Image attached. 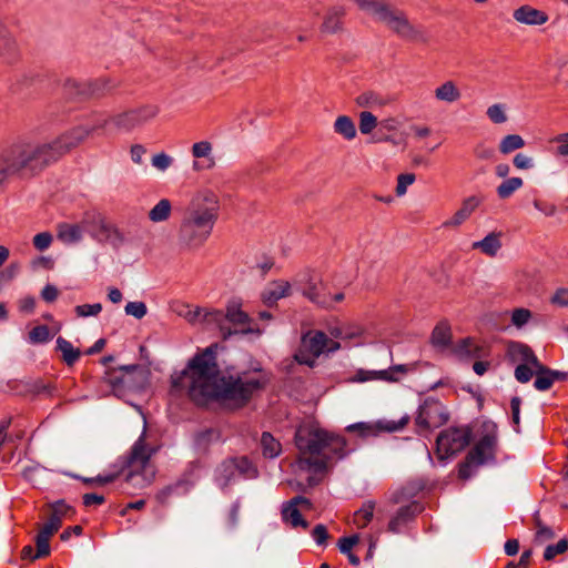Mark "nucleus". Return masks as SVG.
<instances>
[{
    "label": "nucleus",
    "instance_id": "obj_1",
    "mask_svg": "<svg viewBox=\"0 0 568 568\" xmlns=\"http://www.w3.org/2000/svg\"><path fill=\"white\" fill-rule=\"evenodd\" d=\"M171 381L174 390L186 392L199 405L217 398L243 406L255 393L265 388L270 376L261 366H256L252 371L240 373L236 377H226L219 369L214 352L206 348L190 359L187 366L174 374Z\"/></svg>",
    "mask_w": 568,
    "mask_h": 568
},
{
    "label": "nucleus",
    "instance_id": "obj_2",
    "mask_svg": "<svg viewBox=\"0 0 568 568\" xmlns=\"http://www.w3.org/2000/svg\"><path fill=\"white\" fill-rule=\"evenodd\" d=\"M295 445L300 453L295 464L297 469L314 474L324 471L332 459L346 455V442L342 436L315 425L300 426L295 433Z\"/></svg>",
    "mask_w": 568,
    "mask_h": 568
},
{
    "label": "nucleus",
    "instance_id": "obj_3",
    "mask_svg": "<svg viewBox=\"0 0 568 568\" xmlns=\"http://www.w3.org/2000/svg\"><path fill=\"white\" fill-rule=\"evenodd\" d=\"M219 216L216 196L210 191H200L193 195L183 210L176 231L180 248L189 252L200 250L212 234Z\"/></svg>",
    "mask_w": 568,
    "mask_h": 568
},
{
    "label": "nucleus",
    "instance_id": "obj_4",
    "mask_svg": "<svg viewBox=\"0 0 568 568\" xmlns=\"http://www.w3.org/2000/svg\"><path fill=\"white\" fill-rule=\"evenodd\" d=\"M154 453L155 450L146 445L143 433L133 444L121 467V470L126 471L125 480L134 488L142 489L153 483L156 470L151 457Z\"/></svg>",
    "mask_w": 568,
    "mask_h": 568
},
{
    "label": "nucleus",
    "instance_id": "obj_5",
    "mask_svg": "<svg viewBox=\"0 0 568 568\" xmlns=\"http://www.w3.org/2000/svg\"><path fill=\"white\" fill-rule=\"evenodd\" d=\"M206 316L214 322L223 339H229L234 335L262 334L260 328L252 326V318L242 310L241 303L235 300L227 303L225 313L215 310L206 313Z\"/></svg>",
    "mask_w": 568,
    "mask_h": 568
},
{
    "label": "nucleus",
    "instance_id": "obj_6",
    "mask_svg": "<svg viewBox=\"0 0 568 568\" xmlns=\"http://www.w3.org/2000/svg\"><path fill=\"white\" fill-rule=\"evenodd\" d=\"M497 446V426L491 422L483 424V434L475 446L469 450L465 462L459 466L458 475L462 479L473 476L476 468L495 459Z\"/></svg>",
    "mask_w": 568,
    "mask_h": 568
},
{
    "label": "nucleus",
    "instance_id": "obj_7",
    "mask_svg": "<svg viewBox=\"0 0 568 568\" xmlns=\"http://www.w3.org/2000/svg\"><path fill=\"white\" fill-rule=\"evenodd\" d=\"M34 160L36 144L32 141L17 140L0 153V162L10 176H31Z\"/></svg>",
    "mask_w": 568,
    "mask_h": 568
},
{
    "label": "nucleus",
    "instance_id": "obj_8",
    "mask_svg": "<svg viewBox=\"0 0 568 568\" xmlns=\"http://www.w3.org/2000/svg\"><path fill=\"white\" fill-rule=\"evenodd\" d=\"M339 348V342L329 338L324 332L308 331L302 335L294 359L298 364L314 367L321 355H328Z\"/></svg>",
    "mask_w": 568,
    "mask_h": 568
},
{
    "label": "nucleus",
    "instance_id": "obj_9",
    "mask_svg": "<svg viewBox=\"0 0 568 568\" xmlns=\"http://www.w3.org/2000/svg\"><path fill=\"white\" fill-rule=\"evenodd\" d=\"M99 130L105 131V121H103L101 115L92 116L89 122L71 128L69 131L53 140V144L48 145L44 149V151L53 150L51 158L48 161L59 160L63 154L83 143L89 136Z\"/></svg>",
    "mask_w": 568,
    "mask_h": 568
},
{
    "label": "nucleus",
    "instance_id": "obj_10",
    "mask_svg": "<svg viewBox=\"0 0 568 568\" xmlns=\"http://www.w3.org/2000/svg\"><path fill=\"white\" fill-rule=\"evenodd\" d=\"M158 114L159 106L145 104L118 114L102 116V119L105 121V131L131 132L150 122Z\"/></svg>",
    "mask_w": 568,
    "mask_h": 568
},
{
    "label": "nucleus",
    "instance_id": "obj_11",
    "mask_svg": "<svg viewBox=\"0 0 568 568\" xmlns=\"http://www.w3.org/2000/svg\"><path fill=\"white\" fill-rule=\"evenodd\" d=\"M469 427H449L443 430L436 439V452L439 459L448 458L462 452L470 442Z\"/></svg>",
    "mask_w": 568,
    "mask_h": 568
},
{
    "label": "nucleus",
    "instance_id": "obj_12",
    "mask_svg": "<svg viewBox=\"0 0 568 568\" xmlns=\"http://www.w3.org/2000/svg\"><path fill=\"white\" fill-rule=\"evenodd\" d=\"M379 22L384 23L389 30L405 40L426 41L424 32L413 26L403 11L392 6H388Z\"/></svg>",
    "mask_w": 568,
    "mask_h": 568
},
{
    "label": "nucleus",
    "instance_id": "obj_13",
    "mask_svg": "<svg viewBox=\"0 0 568 568\" xmlns=\"http://www.w3.org/2000/svg\"><path fill=\"white\" fill-rule=\"evenodd\" d=\"M448 414L445 406L435 398H427L419 406L415 424L419 432H428L446 424Z\"/></svg>",
    "mask_w": 568,
    "mask_h": 568
},
{
    "label": "nucleus",
    "instance_id": "obj_14",
    "mask_svg": "<svg viewBox=\"0 0 568 568\" xmlns=\"http://www.w3.org/2000/svg\"><path fill=\"white\" fill-rule=\"evenodd\" d=\"M217 480L222 485H227L230 481L237 477L255 478L257 476V469L252 462L245 457H231L221 463L216 469Z\"/></svg>",
    "mask_w": 568,
    "mask_h": 568
},
{
    "label": "nucleus",
    "instance_id": "obj_15",
    "mask_svg": "<svg viewBox=\"0 0 568 568\" xmlns=\"http://www.w3.org/2000/svg\"><path fill=\"white\" fill-rule=\"evenodd\" d=\"M409 420L407 415L398 420L379 419L376 422H359L351 424L346 427L349 433H357L361 437H375L382 433H394L403 429Z\"/></svg>",
    "mask_w": 568,
    "mask_h": 568
},
{
    "label": "nucleus",
    "instance_id": "obj_16",
    "mask_svg": "<svg viewBox=\"0 0 568 568\" xmlns=\"http://www.w3.org/2000/svg\"><path fill=\"white\" fill-rule=\"evenodd\" d=\"M298 506H303L306 509H310L312 504L307 498L303 496H296L283 505L282 518L285 523L290 524L294 528L303 527L306 529L308 527V523L303 519Z\"/></svg>",
    "mask_w": 568,
    "mask_h": 568
},
{
    "label": "nucleus",
    "instance_id": "obj_17",
    "mask_svg": "<svg viewBox=\"0 0 568 568\" xmlns=\"http://www.w3.org/2000/svg\"><path fill=\"white\" fill-rule=\"evenodd\" d=\"M136 369L138 365H128L106 373L105 379L115 396L122 397L125 395V388L132 384L131 374Z\"/></svg>",
    "mask_w": 568,
    "mask_h": 568
},
{
    "label": "nucleus",
    "instance_id": "obj_18",
    "mask_svg": "<svg viewBox=\"0 0 568 568\" xmlns=\"http://www.w3.org/2000/svg\"><path fill=\"white\" fill-rule=\"evenodd\" d=\"M408 372V366L406 365H395L387 369L379 371H358L356 373L355 381L357 382H368V381H385V382H398L403 375Z\"/></svg>",
    "mask_w": 568,
    "mask_h": 568
},
{
    "label": "nucleus",
    "instance_id": "obj_19",
    "mask_svg": "<svg viewBox=\"0 0 568 568\" xmlns=\"http://www.w3.org/2000/svg\"><path fill=\"white\" fill-rule=\"evenodd\" d=\"M192 156L195 161L192 169L196 172L214 168L213 145L210 141L202 140L195 142L191 148Z\"/></svg>",
    "mask_w": 568,
    "mask_h": 568
},
{
    "label": "nucleus",
    "instance_id": "obj_20",
    "mask_svg": "<svg viewBox=\"0 0 568 568\" xmlns=\"http://www.w3.org/2000/svg\"><path fill=\"white\" fill-rule=\"evenodd\" d=\"M20 58L19 47L8 31L7 27L0 21V60L3 63L12 64Z\"/></svg>",
    "mask_w": 568,
    "mask_h": 568
},
{
    "label": "nucleus",
    "instance_id": "obj_21",
    "mask_svg": "<svg viewBox=\"0 0 568 568\" xmlns=\"http://www.w3.org/2000/svg\"><path fill=\"white\" fill-rule=\"evenodd\" d=\"M422 511V507L418 503H412L409 505L400 507L396 514L390 518L388 523V531L393 534L400 532L406 525L412 521L415 516Z\"/></svg>",
    "mask_w": 568,
    "mask_h": 568
},
{
    "label": "nucleus",
    "instance_id": "obj_22",
    "mask_svg": "<svg viewBox=\"0 0 568 568\" xmlns=\"http://www.w3.org/2000/svg\"><path fill=\"white\" fill-rule=\"evenodd\" d=\"M507 356L513 363H529L532 367L538 365L539 362L532 349L528 345L520 342H510L508 344Z\"/></svg>",
    "mask_w": 568,
    "mask_h": 568
},
{
    "label": "nucleus",
    "instance_id": "obj_23",
    "mask_svg": "<svg viewBox=\"0 0 568 568\" xmlns=\"http://www.w3.org/2000/svg\"><path fill=\"white\" fill-rule=\"evenodd\" d=\"M479 199L476 196L467 197L463 201L460 209L457 210L450 219L443 223V226L447 229H456L460 226L470 217V215L479 205Z\"/></svg>",
    "mask_w": 568,
    "mask_h": 568
},
{
    "label": "nucleus",
    "instance_id": "obj_24",
    "mask_svg": "<svg viewBox=\"0 0 568 568\" xmlns=\"http://www.w3.org/2000/svg\"><path fill=\"white\" fill-rule=\"evenodd\" d=\"M514 19L527 26H541L548 21V14L528 4L521 6L513 12Z\"/></svg>",
    "mask_w": 568,
    "mask_h": 568
},
{
    "label": "nucleus",
    "instance_id": "obj_25",
    "mask_svg": "<svg viewBox=\"0 0 568 568\" xmlns=\"http://www.w3.org/2000/svg\"><path fill=\"white\" fill-rule=\"evenodd\" d=\"M291 293V285L287 281L277 280L270 282L262 292L263 302L272 306L278 300L288 296Z\"/></svg>",
    "mask_w": 568,
    "mask_h": 568
},
{
    "label": "nucleus",
    "instance_id": "obj_26",
    "mask_svg": "<svg viewBox=\"0 0 568 568\" xmlns=\"http://www.w3.org/2000/svg\"><path fill=\"white\" fill-rule=\"evenodd\" d=\"M534 368L536 375L534 386L536 389L541 392L548 390L552 386L555 381L565 377V373L547 368L540 362H538V365H535Z\"/></svg>",
    "mask_w": 568,
    "mask_h": 568
},
{
    "label": "nucleus",
    "instance_id": "obj_27",
    "mask_svg": "<svg viewBox=\"0 0 568 568\" xmlns=\"http://www.w3.org/2000/svg\"><path fill=\"white\" fill-rule=\"evenodd\" d=\"M434 97L438 102L454 104L462 99V91L453 80H446L434 90Z\"/></svg>",
    "mask_w": 568,
    "mask_h": 568
},
{
    "label": "nucleus",
    "instance_id": "obj_28",
    "mask_svg": "<svg viewBox=\"0 0 568 568\" xmlns=\"http://www.w3.org/2000/svg\"><path fill=\"white\" fill-rule=\"evenodd\" d=\"M500 237V232H490L483 240L473 242L471 248L479 250L483 254L494 257L501 248Z\"/></svg>",
    "mask_w": 568,
    "mask_h": 568
},
{
    "label": "nucleus",
    "instance_id": "obj_29",
    "mask_svg": "<svg viewBox=\"0 0 568 568\" xmlns=\"http://www.w3.org/2000/svg\"><path fill=\"white\" fill-rule=\"evenodd\" d=\"M346 11L343 7L336 6L329 8L324 17L321 30L324 33H335L342 29V19Z\"/></svg>",
    "mask_w": 568,
    "mask_h": 568
},
{
    "label": "nucleus",
    "instance_id": "obj_30",
    "mask_svg": "<svg viewBox=\"0 0 568 568\" xmlns=\"http://www.w3.org/2000/svg\"><path fill=\"white\" fill-rule=\"evenodd\" d=\"M83 229L79 224L60 223L57 226V237L64 244H74L82 240Z\"/></svg>",
    "mask_w": 568,
    "mask_h": 568
},
{
    "label": "nucleus",
    "instance_id": "obj_31",
    "mask_svg": "<svg viewBox=\"0 0 568 568\" xmlns=\"http://www.w3.org/2000/svg\"><path fill=\"white\" fill-rule=\"evenodd\" d=\"M172 214V203L169 199H161L148 213V219L152 223H163L169 221Z\"/></svg>",
    "mask_w": 568,
    "mask_h": 568
},
{
    "label": "nucleus",
    "instance_id": "obj_32",
    "mask_svg": "<svg viewBox=\"0 0 568 568\" xmlns=\"http://www.w3.org/2000/svg\"><path fill=\"white\" fill-rule=\"evenodd\" d=\"M453 353L460 359L477 358L480 356V347L471 338H464L457 343Z\"/></svg>",
    "mask_w": 568,
    "mask_h": 568
},
{
    "label": "nucleus",
    "instance_id": "obj_33",
    "mask_svg": "<svg viewBox=\"0 0 568 568\" xmlns=\"http://www.w3.org/2000/svg\"><path fill=\"white\" fill-rule=\"evenodd\" d=\"M55 344V349L61 353L62 361L68 366H72L80 358V349L73 347V345L65 338L59 336Z\"/></svg>",
    "mask_w": 568,
    "mask_h": 568
},
{
    "label": "nucleus",
    "instance_id": "obj_34",
    "mask_svg": "<svg viewBox=\"0 0 568 568\" xmlns=\"http://www.w3.org/2000/svg\"><path fill=\"white\" fill-rule=\"evenodd\" d=\"M355 103L359 108L381 109L385 106L388 101L376 92L366 91L356 97Z\"/></svg>",
    "mask_w": 568,
    "mask_h": 568
},
{
    "label": "nucleus",
    "instance_id": "obj_35",
    "mask_svg": "<svg viewBox=\"0 0 568 568\" xmlns=\"http://www.w3.org/2000/svg\"><path fill=\"white\" fill-rule=\"evenodd\" d=\"M334 131L346 140H353L357 134L355 123L348 115H339L336 118Z\"/></svg>",
    "mask_w": 568,
    "mask_h": 568
},
{
    "label": "nucleus",
    "instance_id": "obj_36",
    "mask_svg": "<svg viewBox=\"0 0 568 568\" xmlns=\"http://www.w3.org/2000/svg\"><path fill=\"white\" fill-rule=\"evenodd\" d=\"M375 503L365 501L362 507L354 513L353 523L357 528H365L374 517Z\"/></svg>",
    "mask_w": 568,
    "mask_h": 568
},
{
    "label": "nucleus",
    "instance_id": "obj_37",
    "mask_svg": "<svg viewBox=\"0 0 568 568\" xmlns=\"http://www.w3.org/2000/svg\"><path fill=\"white\" fill-rule=\"evenodd\" d=\"M452 331L447 322L438 323L432 333V343L436 347H445L450 343Z\"/></svg>",
    "mask_w": 568,
    "mask_h": 568
},
{
    "label": "nucleus",
    "instance_id": "obj_38",
    "mask_svg": "<svg viewBox=\"0 0 568 568\" xmlns=\"http://www.w3.org/2000/svg\"><path fill=\"white\" fill-rule=\"evenodd\" d=\"M261 447L264 457L266 458H275L282 452V446L277 439H275L272 434L263 433L261 437Z\"/></svg>",
    "mask_w": 568,
    "mask_h": 568
},
{
    "label": "nucleus",
    "instance_id": "obj_39",
    "mask_svg": "<svg viewBox=\"0 0 568 568\" xmlns=\"http://www.w3.org/2000/svg\"><path fill=\"white\" fill-rule=\"evenodd\" d=\"M214 308H202L199 306L190 307L186 306L185 312L181 313V315L190 323L204 322L210 325H214V322H211L206 316V313L214 312Z\"/></svg>",
    "mask_w": 568,
    "mask_h": 568
},
{
    "label": "nucleus",
    "instance_id": "obj_40",
    "mask_svg": "<svg viewBox=\"0 0 568 568\" xmlns=\"http://www.w3.org/2000/svg\"><path fill=\"white\" fill-rule=\"evenodd\" d=\"M486 115L494 124H503L508 121L507 106L504 103H494L486 110Z\"/></svg>",
    "mask_w": 568,
    "mask_h": 568
},
{
    "label": "nucleus",
    "instance_id": "obj_41",
    "mask_svg": "<svg viewBox=\"0 0 568 568\" xmlns=\"http://www.w3.org/2000/svg\"><path fill=\"white\" fill-rule=\"evenodd\" d=\"M523 183L521 178H509L498 185L497 195L500 199H508L523 186Z\"/></svg>",
    "mask_w": 568,
    "mask_h": 568
},
{
    "label": "nucleus",
    "instance_id": "obj_42",
    "mask_svg": "<svg viewBox=\"0 0 568 568\" xmlns=\"http://www.w3.org/2000/svg\"><path fill=\"white\" fill-rule=\"evenodd\" d=\"M525 146V141L519 134H508L504 136L499 143V151L503 154H508L515 150Z\"/></svg>",
    "mask_w": 568,
    "mask_h": 568
},
{
    "label": "nucleus",
    "instance_id": "obj_43",
    "mask_svg": "<svg viewBox=\"0 0 568 568\" xmlns=\"http://www.w3.org/2000/svg\"><path fill=\"white\" fill-rule=\"evenodd\" d=\"M536 532L534 542L537 545H542L549 540H552L556 537L554 529L547 525H545L540 519L535 520Z\"/></svg>",
    "mask_w": 568,
    "mask_h": 568
},
{
    "label": "nucleus",
    "instance_id": "obj_44",
    "mask_svg": "<svg viewBox=\"0 0 568 568\" xmlns=\"http://www.w3.org/2000/svg\"><path fill=\"white\" fill-rule=\"evenodd\" d=\"M532 318V312L525 307L514 308L510 313V323L520 329L527 325Z\"/></svg>",
    "mask_w": 568,
    "mask_h": 568
},
{
    "label": "nucleus",
    "instance_id": "obj_45",
    "mask_svg": "<svg viewBox=\"0 0 568 568\" xmlns=\"http://www.w3.org/2000/svg\"><path fill=\"white\" fill-rule=\"evenodd\" d=\"M377 126V118L368 111L359 113V131L362 134H369Z\"/></svg>",
    "mask_w": 568,
    "mask_h": 568
},
{
    "label": "nucleus",
    "instance_id": "obj_46",
    "mask_svg": "<svg viewBox=\"0 0 568 568\" xmlns=\"http://www.w3.org/2000/svg\"><path fill=\"white\" fill-rule=\"evenodd\" d=\"M119 474L120 473H108V474H100L97 477H80V476H74V477L81 479L84 484H88V485L103 486V485L114 481L118 478Z\"/></svg>",
    "mask_w": 568,
    "mask_h": 568
},
{
    "label": "nucleus",
    "instance_id": "obj_47",
    "mask_svg": "<svg viewBox=\"0 0 568 568\" xmlns=\"http://www.w3.org/2000/svg\"><path fill=\"white\" fill-rule=\"evenodd\" d=\"M568 549V540L567 539H560L558 542L554 545H548L544 551V559L545 560H552L556 556L562 555Z\"/></svg>",
    "mask_w": 568,
    "mask_h": 568
},
{
    "label": "nucleus",
    "instance_id": "obj_48",
    "mask_svg": "<svg viewBox=\"0 0 568 568\" xmlns=\"http://www.w3.org/2000/svg\"><path fill=\"white\" fill-rule=\"evenodd\" d=\"M173 158L164 152L156 153L152 156V165L160 172H165L172 164Z\"/></svg>",
    "mask_w": 568,
    "mask_h": 568
},
{
    "label": "nucleus",
    "instance_id": "obj_49",
    "mask_svg": "<svg viewBox=\"0 0 568 568\" xmlns=\"http://www.w3.org/2000/svg\"><path fill=\"white\" fill-rule=\"evenodd\" d=\"M102 305L100 303L82 304L74 307L78 317L97 316L101 313Z\"/></svg>",
    "mask_w": 568,
    "mask_h": 568
},
{
    "label": "nucleus",
    "instance_id": "obj_50",
    "mask_svg": "<svg viewBox=\"0 0 568 568\" xmlns=\"http://www.w3.org/2000/svg\"><path fill=\"white\" fill-rule=\"evenodd\" d=\"M535 375V368L529 364H518L515 368V378L519 383H528Z\"/></svg>",
    "mask_w": 568,
    "mask_h": 568
},
{
    "label": "nucleus",
    "instance_id": "obj_51",
    "mask_svg": "<svg viewBox=\"0 0 568 568\" xmlns=\"http://www.w3.org/2000/svg\"><path fill=\"white\" fill-rule=\"evenodd\" d=\"M70 506L67 505L63 500L55 501L49 506L48 514L53 518H58L59 521L62 523L63 518L70 511Z\"/></svg>",
    "mask_w": 568,
    "mask_h": 568
},
{
    "label": "nucleus",
    "instance_id": "obj_52",
    "mask_svg": "<svg viewBox=\"0 0 568 568\" xmlns=\"http://www.w3.org/2000/svg\"><path fill=\"white\" fill-rule=\"evenodd\" d=\"M17 307L20 315H31L36 310V298L32 295H27L18 300Z\"/></svg>",
    "mask_w": 568,
    "mask_h": 568
},
{
    "label": "nucleus",
    "instance_id": "obj_53",
    "mask_svg": "<svg viewBox=\"0 0 568 568\" xmlns=\"http://www.w3.org/2000/svg\"><path fill=\"white\" fill-rule=\"evenodd\" d=\"M125 314L141 320L146 315L148 308L143 302H129L124 307Z\"/></svg>",
    "mask_w": 568,
    "mask_h": 568
},
{
    "label": "nucleus",
    "instance_id": "obj_54",
    "mask_svg": "<svg viewBox=\"0 0 568 568\" xmlns=\"http://www.w3.org/2000/svg\"><path fill=\"white\" fill-rule=\"evenodd\" d=\"M51 144H53V141L49 142V143H43L42 145L38 146V168L39 166H41V168L48 166L51 163H54L58 161V160L48 161L51 158L53 150L44 151V149Z\"/></svg>",
    "mask_w": 568,
    "mask_h": 568
},
{
    "label": "nucleus",
    "instance_id": "obj_55",
    "mask_svg": "<svg viewBox=\"0 0 568 568\" xmlns=\"http://www.w3.org/2000/svg\"><path fill=\"white\" fill-rule=\"evenodd\" d=\"M414 181L415 175L412 173L399 174L397 178L396 194L398 196H403L406 193L407 187L412 185Z\"/></svg>",
    "mask_w": 568,
    "mask_h": 568
},
{
    "label": "nucleus",
    "instance_id": "obj_56",
    "mask_svg": "<svg viewBox=\"0 0 568 568\" xmlns=\"http://www.w3.org/2000/svg\"><path fill=\"white\" fill-rule=\"evenodd\" d=\"M47 515H48V519L38 532L43 534L44 536L51 537L53 534H55L60 529L62 523L59 521L58 518H53L49 514H47Z\"/></svg>",
    "mask_w": 568,
    "mask_h": 568
},
{
    "label": "nucleus",
    "instance_id": "obj_57",
    "mask_svg": "<svg viewBox=\"0 0 568 568\" xmlns=\"http://www.w3.org/2000/svg\"><path fill=\"white\" fill-rule=\"evenodd\" d=\"M60 331L58 325L51 327L38 325V343H47Z\"/></svg>",
    "mask_w": 568,
    "mask_h": 568
},
{
    "label": "nucleus",
    "instance_id": "obj_58",
    "mask_svg": "<svg viewBox=\"0 0 568 568\" xmlns=\"http://www.w3.org/2000/svg\"><path fill=\"white\" fill-rule=\"evenodd\" d=\"M550 303L559 307H568V288H557L550 297Z\"/></svg>",
    "mask_w": 568,
    "mask_h": 568
},
{
    "label": "nucleus",
    "instance_id": "obj_59",
    "mask_svg": "<svg viewBox=\"0 0 568 568\" xmlns=\"http://www.w3.org/2000/svg\"><path fill=\"white\" fill-rule=\"evenodd\" d=\"M304 295L310 301H312L315 304H318V305L324 306V307H328L329 306V302L327 301V298L325 296H322L320 294L317 287H315V286H312L308 290H306L304 292Z\"/></svg>",
    "mask_w": 568,
    "mask_h": 568
},
{
    "label": "nucleus",
    "instance_id": "obj_60",
    "mask_svg": "<svg viewBox=\"0 0 568 568\" xmlns=\"http://www.w3.org/2000/svg\"><path fill=\"white\" fill-rule=\"evenodd\" d=\"M359 541L358 535L343 537L338 540V549L342 554L346 555L352 552V548Z\"/></svg>",
    "mask_w": 568,
    "mask_h": 568
},
{
    "label": "nucleus",
    "instance_id": "obj_61",
    "mask_svg": "<svg viewBox=\"0 0 568 568\" xmlns=\"http://www.w3.org/2000/svg\"><path fill=\"white\" fill-rule=\"evenodd\" d=\"M514 165L519 170H528L534 166V160L532 158L524 154V153H517L514 156Z\"/></svg>",
    "mask_w": 568,
    "mask_h": 568
},
{
    "label": "nucleus",
    "instance_id": "obj_62",
    "mask_svg": "<svg viewBox=\"0 0 568 568\" xmlns=\"http://www.w3.org/2000/svg\"><path fill=\"white\" fill-rule=\"evenodd\" d=\"M49 536L38 532V558L47 557L51 552Z\"/></svg>",
    "mask_w": 568,
    "mask_h": 568
},
{
    "label": "nucleus",
    "instance_id": "obj_63",
    "mask_svg": "<svg viewBox=\"0 0 568 568\" xmlns=\"http://www.w3.org/2000/svg\"><path fill=\"white\" fill-rule=\"evenodd\" d=\"M363 335V328L358 325H344L343 341L359 338Z\"/></svg>",
    "mask_w": 568,
    "mask_h": 568
},
{
    "label": "nucleus",
    "instance_id": "obj_64",
    "mask_svg": "<svg viewBox=\"0 0 568 568\" xmlns=\"http://www.w3.org/2000/svg\"><path fill=\"white\" fill-rule=\"evenodd\" d=\"M312 537L317 545H324L328 538L326 527L322 524L316 525L312 531Z\"/></svg>",
    "mask_w": 568,
    "mask_h": 568
}]
</instances>
